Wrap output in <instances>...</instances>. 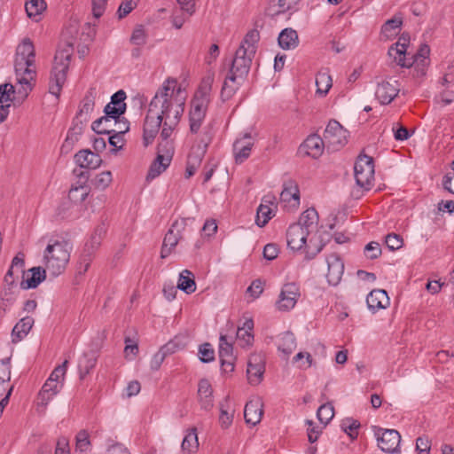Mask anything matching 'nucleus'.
Returning <instances> with one entry per match:
<instances>
[{
    "label": "nucleus",
    "instance_id": "obj_18",
    "mask_svg": "<svg viewBox=\"0 0 454 454\" xmlns=\"http://www.w3.org/2000/svg\"><path fill=\"white\" fill-rule=\"evenodd\" d=\"M162 120L147 112L143 127V144L147 147L153 144L159 133Z\"/></svg>",
    "mask_w": 454,
    "mask_h": 454
},
{
    "label": "nucleus",
    "instance_id": "obj_34",
    "mask_svg": "<svg viewBox=\"0 0 454 454\" xmlns=\"http://www.w3.org/2000/svg\"><path fill=\"white\" fill-rule=\"evenodd\" d=\"M407 46V43L398 41L388 49V55L393 57L397 65L402 67H410L411 66V63H407L409 59L406 58Z\"/></svg>",
    "mask_w": 454,
    "mask_h": 454
},
{
    "label": "nucleus",
    "instance_id": "obj_57",
    "mask_svg": "<svg viewBox=\"0 0 454 454\" xmlns=\"http://www.w3.org/2000/svg\"><path fill=\"white\" fill-rule=\"evenodd\" d=\"M359 427L360 423L353 419H347L341 424V427L344 430V432L347 433L352 439L357 437V429L359 428Z\"/></svg>",
    "mask_w": 454,
    "mask_h": 454
},
{
    "label": "nucleus",
    "instance_id": "obj_8",
    "mask_svg": "<svg viewBox=\"0 0 454 454\" xmlns=\"http://www.w3.org/2000/svg\"><path fill=\"white\" fill-rule=\"evenodd\" d=\"M105 233V225H98L91 234L90 239L85 243L79 259L78 270L80 273H84L88 270L96 251L101 245Z\"/></svg>",
    "mask_w": 454,
    "mask_h": 454
},
{
    "label": "nucleus",
    "instance_id": "obj_11",
    "mask_svg": "<svg viewBox=\"0 0 454 454\" xmlns=\"http://www.w3.org/2000/svg\"><path fill=\"white\" fill-rule=\"evenodd\" d=\"M347 134L348 130L339 121H330L324 132L326 147L333 151H338L347 143Z\"/></svg>",
    "mask_w": 454,
    "mask_h": 454
},
{
    "label": "nucleus",
    "instance_id": "obj_43",
    "mask_svg": "<svg viewBox=\"0 0 454 454\" xmlns=\"http://www.w3.org/2000/svg\"><path fill=\"white\" fill-rule=\"evenodd\" d=\"M18 88L14 87L10 83H4L0 85V105H4L6 102L12 101L17 99L18 101L22 102L19 99L18 97Z\"/></svg>",
    "mask_w": 454,
    "mask_h": 454
},
{
    "label": "nucleus",
    "instance_id": "obj_24",
    "mask_svg": "<svg viewBox=\"0 0 454 454\" xmlns=\"http://www.w3.org/2000/svg\"><path fill=\"white\" fill-rule=\"evenodd\" d=\"M254 141L250 133H246L242 138L236 139L233 144V152L237 163H242L251 153Z\"/></svg>",
    "mask_w": 454,
    "mask_h": 454
},
{
    "label": "nucleus",
    "instance_id": "obj_10",
    "mask_svg": "<svg viewBox=\"0 0 454 454\" xmlns=\"http://www.w3.org/2000/svg\"><path fill=\"white\" fill-rule=\"evenodd\" d=\"M126 112V107L124 106H115L112 104L108 103L104 108L105 115L97 119L92 122L91 129L97 134H112L114 129L108 128H101V125L104 122H110V119L114 120L115 123H122L127 121L125 118H121V116Z\"/></svg>",
    "mask_w": 454,
    "mask_h": 454
},
{
    "label": "nucleus",
    "instance_id": "obj_47",
    "mask_svg": "<svg viewBox=\"0 0 454 454\" xmlns=\"http://www.w3.org/2000/svg\"><path fill=\"white\" fill-rule=\"evenodd\" d=\"M96 363L97 358L93 354H84L83 356L80 359L78 364L81 377L83 378L85 375L89 374L90 372L95 367Z\"/></svg>",
    "mask_w": 454,
    "mask_h": 454
},
{
    "label": "nucleus",
    "instance_id": "obj_19",
    "mask_svg": "<svg viewBox=\"0 0 454 454\" xmlns=\"http://www.w3.org/2000/svg\"><path fill=\"white\" fill-rule=\"evenodd\" d=\"M399 90L396 81H382L377 85L375 97L381 105H388L398 95Z\"/></svg>",
    "mask_w": 454,
    "mask_h": 454
},
{
    "label": "nucleus",
    "instance_id": "obj_48",
    "mask_svg": "<svg viewBox=\"0 0 454 454\" xmlns=\"http://www.w3.org/2000/svg\"><path fill=\"white\" fill-rule=\"evenodd\" d=\"M317 93L325 96L332 87V78L326 73H319L316 78Z\"/></svg>",
    "mask_w": 454,
    "mask_h": 454
},
{
    "label": "nucleus",
    "instance_id": "obj_42",
    "mask_svg": "<svg viewBox=\"0 0 454 454\" xmlns=\"http://www.w3.org/2000/svg\"><path fill=\"white\" fill-rule=\"evenodd\" d=\"M403 17L401 14H395L392 19L387 20L381 27V33L387 37L395 35L397 29L401 28Z\"/></svg>",
    "mask_w": 454,
    "mask_h": 454
},
{
    "label": "nucleus",
    "instance_id": "obj_20",
    "mask_svg": "<svg viewBox=\"0 0 454 454\" xmlns=\"http://www.w3.org/2000/svg\"><path fill=\"white\" fill-rule=\"evenodd\" d=\"M325 146H326L325 137H321L317 134H313L304 140L301 149L306 155L317 159L322 155Z\"/></svg>",
    "mask_w": 454,
    "mask_h": 454
},
{
    "label": "nucleus",
    "instance_id": "obj_60",
    "mask_svg": "<svg viewBox=\"0 0 454 454\" xmlns=\"http://www.w3.org/2000/svg\"><path fill=\"white\" fill-rule=\"evenodd\" d=\"M407 63H411L410 67H413L416 76H423L426 74L427 67L429 64V59H426V61L422 62L420 59H409Z\"/></svg>",
    "mask_w": 454,
    "mask_h": 454
},
{
    "label": "nucleus",
    "instance_id": "obj_53",
    "mask_svg": "<svg viewBox=\"0 0 454 454\" xmlns=\"http://www.w3.org/2000/svg\"><path fill=\"white\" fill-rule=\"evenodd\" d=\"M147 33L142 25H137L130 36V43L137 46H143L147 42Z\"/></svg>",
    "mask_w": 454,
    "mask_h": 454
},
{
    "label": "nucleus",
    "instance_id": "obj_4",
    "mask_svg": "<svg viewBox=\"0 0 454 454\" xmlns=\"http://www.w3.org/2000/svg\"><path fill=\"white\" fill-rule=\"evenodd\" d=\"M73 54L71 44L57 51L49 82V92L59 97L67 80V73Z\"/></svg>",
    "mask_w": 454,
    "mask_h": 454
},
{
    "label": "nucleus",
    "instance_id": "obj_36",
    "mask_svg": "<svg viewBox=\"0 0 454 454\" xmlns=\"http://www.w3.org/2000/svg\"><path fill=\"white\" fill-rule=\"evenodd\" d=\"M177 288L187 294H191L196 290L194 275L189 270H184L180 275L177 283Z\"/></svg>",
    "mask_w": 454,
    "mask_h": 454
},
{
    "label": "nucleus",
    "instance_id": "obj_52",
    "mask_svg": "<svg viewBox=\"0 0 454 454\" xmlns=\"http://www.w3.org/2000/svg\"><path fill=\"white\" fill-rule=\"evenodd\" d=\"M122 124L124 125V129H121V130L114 129L113 133L109 134L110 137L108 138V142H109L110 145L114 147V149H112V151L114 153H116L118 150H120L121 148V146H119V147L117 146V143L120 141H122V135L124 133L128 132L129 129V122L128 121H123Z\"/></svg>",
    "mask_w": 454,
    "mask_h": 454
},
{
    "label": "nucleus",
    "instance_id": "obj_9",
    "mask_svg": "<svg viewBox=\"0 0 454 454\" xmlns=\"http://www.w3.org/2000/svg\"><path fill=\"white\" fill-rule=\"evenodd\" d=\"M173 154L174 147L171 142L159 143L157 156L150 166L146 179L153 180L163 173L170 165Z\"/></svg>",
    "mask_w": 454,
    "mask_h": 454
},
{
    "label": "nucleus",
    "instance_id": "obj_56",
    "mask_svg": "<svg viewBox=\"0 0 454 454\" xmlns=\"http://www.w3.org/2000/svg\"><path fill=\"white\" fill-rule=\"evenodd\" d=\"M24 267H25V254L21 252H19L12 259V264L8 270H12V273L14 274L15 272L17 275L19 273H22V276L24 277Z\"/></svg>",
    "mask_w": 454,
    "mask_h": 454
},
{
    "label": "nucleus",
    "instance_id": "obj_33",
    "mask_svg": "<svg viewBox=\"0 0 454 454\" xmlns=\"http://www.w3.org/2000/svg\"><path fill=\"white\" fill-rule=\"evenodd\" d=\"M62 387V383L52 381L48 378L39 392V399L42 405H47L48 403L56 395Z\"/></svg>",
    "mask_w": 454,
    "mask_h": 454
},
{
    "label": "nucleus",
    "instance_id": "obj_12",
    "mask_svg": "<svg viewBox=\"0 0 454 454\" xmlns=\"http://www.w3.org/2000/svg\"><path fill=\"white\" fill-rule=\"evenodd\" d=\"M380 449L387 453H397L400 451L401 435L395 429L379 428L375 432Z\"/></svg>",
    "mask_w": 454,
    "mask_h": 454
},
{
    "label": "nucleus",
    "instance_id": "obj_39",
    "mask_svg": "<svg viewBox=\"0 0 454 454\" xmlns=\"http://www.w3.org/2000/svg\"><path fill=\"white\" fill-rule=\"evenodd\" d=\"M44 0H27L25 9L27 16L35 21L40 20L41 14L46 10Z\"/></svg>",
    "mask_w": 454,
    "mask_h": 454
},
{
    "label": "nucleus",
    "instance_id": "obj_41",
    "mask_svg": "<svg viewBox=\"0 0 454 454\" xmlns=\"http://www.w3.org/2000/svg\"><path fill=\"white\" fill-rule=\"evenodd\" d=\"M16 58L35 61V47L28 38L24 39L16 50Z\"/></svg>",
    "mask_w": 454,
    "mask_h": 454
},
{
    "label": "nucleus",
    "instance_id": "obj_6",
    "mask_svg": "<svg viewBox=\"0 0 454 454\" xmlns=\"http://www.w3.org/2000/svg\"><path fill=\"white\" fill-rule=\"evenodd\" d=\"M35 61L25 59H15V74L19 84L18 97L24 101L33 89L32 81L35 77Z\"/></svg>",
    "mask_w": 454,
    "mask_h": 454
},
{
    "label": "nucleus",
    "instance_id": "obj_5",
    "mask_svg": "<svg viewBox=\"0 0 454 454\" xmlns=\"http://www.w3.org/2000/svg\"><path fill=\"white\" fill-rule=\"evenodd\" d=\"M213 82L212 76H207L203 80L200 90L195 94L191 102V110L189 113L190 130L192 133H197L206 116L209 98L207 91L210 90Z\"/></svg>",
    "mask_w": 454,
    "mask_h": 454
},
{
    "label": "nucleus",
    "instance_id": "obj_27",
    "mask_svg": "<svg viewBox=\"0 0 454 454\" xmlns=\"http://www.w3.org/2000/svg\"><path fill=\"white\" fill-rule=\"evenodd\" d=\"M274 198H270V196H265L262 199V202L257 208L256 215V224L259 227L265 226L268 222L275 215L273 209L270 207V205H274L273 200Z\"/></svg>",
    "mask_w": 454,
    "mask_h": 454
},
{
    "label": "nucleus",
    "instance_id": "obj_25",
    "mask_svg": "<svg viewBox=\"0 0 454 454\" xmlns=\"http://www.w3.org/2000/svg\"><path fill=\"white\" fill-rule=\"evenodd\" d=\"M198 398L202 410L209 411L214 407L213 388L207 379L199 381Z\"/></svg>",
    "mask_w": 454,
    "mask_h": 454
},
{
    "label": "nucleus",
    "instance_id": "obj_59",
    "mask_svg": "<svg viewBox=\"0 0 454 454\" xmlns=\"http://www.w3.org/2000/svg\"><path fill=\"white\" fill-rule=\"evenodd\" d=\"M385 243L389 250L395 251L403 247V240L400 235L389 233L386 236Z\"/></svg>",
    "mask_w": 454,
    "mask_h": 454
},
{
    "label": "nucleus",
    "instance_id": "obj_28",
    "mask_svg": "<svg viewBox=\"0 0 454 454\" xmlns=\"http://www.w3.org/2000/svg\"><path fill=\"white\" fill-rule=\"evenodd\" d=\"M35 321L32 317H22L12 331V341L17 343L22 340L30 332Z\"/></svg>",
    "mask_w": 454,
    "mask_h": 454
},
{
    "label": "nucleus",
    "instance_id": "obj_46",
    "mask_svg": "<svg viewBox=\"0 0 454 454\" xmlns=\"http://www.w3.org/2000/svg\"><path fill=\"white\" fill-rule=\"evenodd\" d=\"M334 416V408L331 403L322 404L317 411L318 420L326 426Z\"/></svg>",
    "mask_w": 454,
    "mask_h": 454
},
{
    "label": "nucleus",
    "instance_id": "obj_1",
    "mask_svg": "<svg viewBox=\"0 0 454 454\" xmlns=\"http://www.w3.org/2000/svg\"><path fill=\"white\" fill-rule=\"evenodd\" d=\"M185 99V91L180 86H177L176 81L168 79L151 100L147 112L162 121L166 120L167 117H174L177 110L180 112V116H182L184 111Z\"/></svg>",
    "mask_w": 454,
    "mask_h": 454
},
{
    "label": "nucleus",
    "instance_id": "obj_2",
    "mask_svg": "<svg viewBox=\"0 0 454 454\" xmlns=\"http://www.w3.org/2000/svg\"><path fill=\"white\" fill-rule=\"evenodd\" d=\"M259 40L260 33L257 29H251L246 34L230 62L228 79L231 82L235 83L236 80L245 79L248 74Z\"/></svg>",
    "mask_w": 454,
    "mask_h": 454
},
{
    "label": "nucleus",
    "instance_id": "obj_62",
    "mask_svg": "<svg viewBox=\"0 0 454 454\" xmlns=\"http://www.w3.org/2000/svg\"><path fill=\"white\" fill-rule=\"evenodd\" d=\"M68 361L65 360L62 364L58 365L55 367V369L51 372L49 379L55 382H60V379H63L67 368Z\"/></svg>",
    "mask_w": 454,
    "mask_h": 454
},
{
    "label": "nucleus",
    "instance_id": "obj_15",
    "mask_svg": "<svg viewBox=\"0 0 454 454\" xmlns=\"http://www.w3.org/2000/svg\"><path fill=\"white\" fill-rule=\"evenodd\" d=\"M309 235V231L304 230L300 224H291L286 231L288 247L294 251L303 248Z\"/></svg>",
    "mask_w": 454,
    "mask_h": 454
},
{
    "label": "nucleus",
    "instance_id": "obj_35",
    "mask_svg": "<svg viewBox=\"0 0 454 454\" xmlns=\"http://www.w3.org/2000/svg\"><path fill=\"white\" fill-rule=\"evenodd\" d=\"M184 220L182 219L180 221L176 220L173 223L171 228L168 230L167 234L164 237L163 244L165 246L170 247V248L175 247L179 239H181L180 232L184 229Z\"/></svg>",
    "mask_w": 454,
    "mask_h": 454
},
{
    "label": "nucleus",
    "instance_id": "obj_17",
    "mask_svg": "<svg viewBox=\"0 0 454 454\" xmlns=\"http://www.w3.org/2000/svg\"><path fill=\"white\" fill-rule=\"evenodd\" d=\"M265 372L264 359L261 355H252L247 363V374L251 385H258L263 378Z\"/></svg>",
    "mask_w": 454,
    "mask_h": 454
},
{
    "label": "nucleus",
    "instance_id": "obj_30",
    "mask_svg": "<svg viewBox=\"0 0 454 454\" xmlns=\"http://www.w3.org/2000/svg\"><path fill=\"white\" fill-rule=\"evenodd\" d=\"M31 276L26 280L20 282V288L23 290L36 288L38 285L43 282L46 278V268L33 267L29 270Z\"/></svg>",
    "mask_w": 454,
    "mask_h": 454
},
{
    "label": "nucleus",
    "instance_id": "obj_54",
    "mask_svg": "<svg viewBox=\"0 0 454 454\" xmlns=\"http://www.w3.org/2000/svg\"><path fill=\"white\" fill-rule=\"evenodd\" d=\"M210 141H211V136L207 135V139L201 140V142L204 143L203 149H201L200 152H198V153L192 152L188 155L187 163L200 167V165L202 161L203 155L206 153L207 147L208 144L210 143Z\"/></svg>",
    "mask_w": 454,
    "mask_h": 454
},
{
    "label": "nucleus",
    "instance_id": "obj_16",
    "mask_svg": "<svg viewBox=\"0 0 454 454\" xmlns=\"http://www.w3.org/2000/svg\"><path fill=\"white\" fill-rule=\"evenodd\" d=\"M328 272L326 278L329 285L336 286L341 280L344 273V262L340 255L333 253L327 256Z\"/></svg>",
    "mask_w": 454,
    "mask_h": 454
},
{
    "label": "nucleus",
    "instance_id": "obj_31",
    "mask_svg": "<svg viewBox=\"0 0 454 454\" xmlns=\"http://www.w3.org/2000/svg\"><path fill=\"white\" fill-rule=\"evenodd\" d=\"M95 106V97L92 91H89L81 102L80 109L76 114V121L82 120V122H88L90 118V114L94 110Z\"/></svg>",
    "mask_w": 454,
    "mask_h": 454
},
{
    "label": "nucleus",
    "instance_id": "obj_7",
    "mask_svg": "<svg viewBox=\"0 0 454 454\" xmlns=\"http://www.w3.org/2000/svg\"><path fill=\"white\" fill-rule=\"evenodd\" d=\"M354 172L356 184L364 191L371 190L374 180L373 158L360 154L355 163Z\"/></svg>",
    "mask_w": 454,
    "mask_h": 454
},
{
    "label": "nucleus",
    "instance_id": "obj_55",
    "mask_svg": "<svg viewBox=\"0 0 454 454\" xmlns=\"http://www.w3.org/2000/svg\"><path fill=\"white\" fill-rule=\"evenodd\" d=\"M199 358L202 363H210L215 360V350L210 343L205 342L200 346Z\"/></svg>",
    "mask_w": 454,
    "mask_h": 454
},
{
    "label": "nucleus",
    "instance_id": "obj_61",
    "mask_svg": "<svg viewBox=\"0 0 454 454\" xmlns=\"http://www.w3.org/2000/svg\"><path fill=\"white\" fill-rule=\"evenodd\" d=\"M364 254L371 260L377 259L381 254V247L378 242L372 241L364 247Z\"/></svg>",
    "mask_w": 454,
    "mask_h": 454
},
{
    "label": "nucleus",
    "instance_id": "obj_49",
    "mask_svg": "<svg viewBox=\"0 0 454 454\" xmlns=\"http://www.w3.org/2000/svg\"><path fill=\"white\" fill-rule=\"evenodd\" d=\"M91 445L89 432L85 429L80 430L75 435V450L86 452Z\"/></svg>",
    "mask_w": 454,
    "mask_h": 454
},
{
    "label": "nucleus",
    "instance_id": "obj_45",
    "mask_svg": "<svg viewBox=\"0 0 454 454\" xmlns=\"http://www.w3.org/2000/svg\"><path fill=\"white\" fill-rule=\"evenodd\" d=\"M184 348L185 343L183 340L180 337L176 336L174 339L163 345L159 350L167 357L168 356L182 350Z\"/></svg>",
    "mask_w": 454,
    "mask_h": 454
},
{
    "label": "nucleus",
    "instance_id": "obj_64",
    "mask_svg": "<svg viewBox=\"0 0 454 454\" xmlns=\"http://www.w3.org/2000/svg\"><path fill=\"white\" fill-rule=\"evenodd\" d=\"M189 17L190 16L181 11V9L179 11H175L171 16L173 27L176 29H180Z\"/></svg>",
    "mask_w": 454,
    "mask_h": 454
},
{
    "label": "nucleus",
    "instance_id": "obj_44",
    "mask_svg": "<svg viewBox=\"0 0 454 454\" xmlns=\"http://www.w3.org/2000/svg\"><path fill=\"white\" fill-rule=\"evenodd\" d=\"M181 448L183 451H186L188 453L195 452L198 450L199 442L195 428L191 429L186 434L182 442Z\"/></svg>",
    "mask_w": 454,
    "mask_h": 454
},
{
    "label": "nucleus",
    "instance_id": "obj_58",
    "mask_svg": "<svg viewBox=\"0 0 454 454\" xmlns=\"http://www.w3.org/2000/svg\"><path fill=\"white\" fill-rule=\"evenodd\" d=\"M112 182V173L110 171H103L94 179V185L98 189H106Z\"/></svg>",
    "mask_w": 454,
    "mask_h": 454
},
{
    "label": "nucleus",
    "instance_id": "obj_37",
    "mask_svg": "<svg viewBox=\"0 0 454 454\" xmlns=\"http://www.w3.org/2000/svg\"><path fill=\"white\" fill-rule=\"evenodd\" d=\"M278 348L287 358L296 348V339L293 333L286 332L282 334Z\"/></svg>",
    "mask_w": 454,
    "mask_h": 454
},
{
    "label": "nucleus",
    "instance_id": "obj_50",
    "mask_svg": "<svg viewBox=\"0 0 454 454\" xmlns=\"http://www.w3.org/2000/svg\"><path fill=\"white\" fill-rule=\"evenodd\" d=\"M239 87V82H238V80H236L235 83H233L228 79L227 75L221 90V98L223 101L229 100L236 93Z\"/></svg>",
    "mask_w": 454,
    "mask_h": 454
},
{
    "label": "nucleus",
    "instance_id": "obj_38",
    "mask_svg": "<svg viewBox=\"0 0 454 454\" xmlns=\"http://www.w3.org/2000/svg\"><path fill=\"white\" fill-rule=\"evenodd\" d=\"M180 118H181L180 112L177 110L176 112L174 117H171V118L167 117L166 120H164L162 121V123H161L162 129H161L160 134V138L162 139L161 143L169 142L168 138L170 137V136L172 135L173 131L175 130V129L178 125V123L180 121Z\"/></svg>",
    "mask_w": 454,
    "mask_h": 454
},
{
    "label": "nucleus",
    "instance_id": "obj_22",
    "mask_svg": "<svg viewBox=\"0 0 454 454\" xmlns=\"http://www.w3.org/2000/svg\"><path fill=\"white\" fill-rule=\"evenodd\" d=\"M18 278L19 276L15 277L12 270H7L4 278V287L0 292V299L9 305L12 304L16 300L18 289L16 279Z\"/></svg>",
    "mask_w": 454,
    "mask_h": 454
},
{
    "label": "nucleus",
    "instance_id": "obj_3",
    "mask_svg": "<svg viewBox=\"0 0 454 454\" xmlns=\"http://www.w3.org/2000/svg\"><path fill=\"white\" fill-rule=\"evenodd\" d=\"M73 245L68 239H51L43 252L44 266L52 277L64 272L70 260Z\"/></svg>",
    "mask_w": 454,
    "mask_h": 454
},
{
    "label": "nucleus",
    "instance_id": "obj_21",
    "mask_svg": "<svg viewBox=\"0 0 454 454\" xmlns=\"http://www.w3.org/2000/svg\"><path fill=\"white\" fill-rule=\"evenodd\" d=\"M74 160L81 168L87 169H96L102 163L99 154L91 152L90 149H82L76 153Z\"/></svg>",
    "mask_w": 454,
    "mask_h": 454
},
{
    "label": "nucleus",
    "instance_id": "obj_63",
    "mask_svg": "<svg viewBox=\"0 0 454 454\" xmlns=\"http://www.w3.org/2000/svg\"><path fill=\"white\" fill-rule=\"evenodd\" d=\"M431 443L427 436H419L416 440V451L418 454H429Z\"/></svg>",
    "mask_w": 454,
    "mask_h": 454
},
{
    "label": "nucleus",
    "instance_id": "obj_13",
    "mask_svg": "<svg viewBox=\"0 0 454 454\" xmlns=\"http://www.w3.org/2000/svg\"><path fill=\"white\" fill-rule=\"evenodd\" d=\"M300 297V289L295 283L285 284L276 301V307L279 311H289L294 308Z\"/></svg>",
    "mask_w": 454,
    "mask_h": 454
},
{
    "label": "nucleus",
    "instance_id": "obj_23",
    "mask_svg": "<svg viewBox=\"0 0 454 454\" xmlns=\"http://www.w3.org/2000/svg\"><path fill=\"white\" fill-rule=\"evenodd\" d=\"M368 309L375 313L379 309H386L390 304L387 293L383 289H374L366 297Z\"/></svg>",
    "mask_w": 454,
    "mask_h": 454
},
{
    "label": "nucleus",
    "instance_id": "obj_29",
    "mask_svg": "<svg viewBox=\"0 0 454 454\" xmlns=\"http://www.w3.org/2000/svg\"><path fill=\"white\" fill-rule=\"evenodd\" d=\"M278 42L283 50H294L299 45L298 34L291 27L285 28L278 35Z\"/></svg>",
    "mask_w": 454,
    "mask_h": 454
},
{
    "label": "nucleus",
    "instance_id": "obj_40",
    "mask_svg": "<svg viewBox=\"0 0 454 454\" xmlns=\"http://www.w3.org/2000/svg\"><path fill=\"white\" fill-rule=\"evenodd\" d=\"M282 201L290 202L294 200L296 204L300 203V191L298 185L292 180L285 184L284 189L280 193Z\"/></svg>",
    "mask_w": 454,
    "mask_h": 454
},
{
    "label": "nucleus",
    "instance_id": "obj_14",
    "mask_svg": "<svg viewBox=\"0 0 454 454\" xmlns=\"http://www.w3.org/2000/svg\"><path fill=\"white\" fill-rule=\"evenodd\" d=\"M74 174L78 178L77 184L75 186H73L69 191V199L74 200V203L82 202L86 200L89 194V188L86 185L89 177L90 172L87 168H75L74 170Z\"/></svg>",
    "mask_w": 454,
    "mask_h": 454
},
{
    "label": "nucleus",
    "instance_id": "obj_32",
    "mask_svg": "<svg viewBox=\"0 0 454 454\" xmlns=\"http://www.w3.org/2000/svg\"><path fill=\"white\" fill-rule=\"evenodd\" d=\"M318 221V215L315 208H308L300 216L298 223L304 230L309 231V233H312L317 230Z\"/></svg>",
    "mask_w": 454,
    "mask_h": 454
},
{
    "label": "nucleus",
    "instance_id": "obj_26",
    "mask_svg": "<svg viewBox=\"0 0 454 454\" xmlns=\"http://www.w3.org/2000/svg\"><path fill=\"white\" fill-rule=\"evenodd\" d=\"M262 414V403L260 399L251 400L246 403L244 418L247 424L255 426L261 421Z\"/></svg>",
    "mask_w": 454,
    "mask_h": 454
},
{
    "label": "nucleus",
    "instance_id": "obj_51",
    "mask_svg": "<svg viewBox=\"0 0 454 454\" xmlns=\"http://www.w3.org/2000/svg\"><path fill=\"white\" fill-rule=\"evenodd\" d=\"M218 354L220 359L235 358L232 344L227 341L225 335L220 336Z\"/></svg>",
    "mask_w": 454,
    "mask_h": 454
}]
</instances>
